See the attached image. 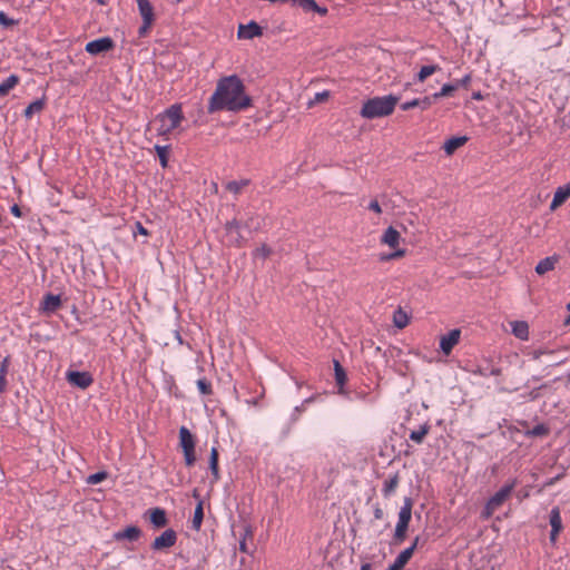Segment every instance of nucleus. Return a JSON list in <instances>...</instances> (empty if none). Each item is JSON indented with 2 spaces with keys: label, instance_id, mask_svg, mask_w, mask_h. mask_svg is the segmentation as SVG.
<instances>
[{
  "label": "nucleus",
  "instance_id": "72a5a7b5",
  "mask_svg": "<svg viewBox=\"0 0 570 570\" xmlns=\"http://www.w3.org/2000/svg\"><path fill=\"white\" fill-rule=\"evenodd\" d=\"M393 323L399 328H404L409 323V317L405 312H403L401 308L394 312L393 315Z\"/></svg>",
  "mask_w": 570,
  "mask_h": 570
},
{
  "label": "nucleus",
  "instance_id": "423d86ee",
  "mask_svg": "<svg viewBox=\"0 0 570 570\" xmlns=\"http://www.w3.org/2000/svg\"><path fill=\"white\" fill-rule=\"evenodd\" d=\"M179 445L184 453L185 464L194 465L196 462L195 438L186 426L179 429Z\"/></svg>",
  "mask_w": 570,
  "mask_h": 570
},
{
  "label": "nucleus",
  "instance_id": "c03bdc74",
  "mask_svg": "<svg viewBox=\"0 0 570 570\" xmlns=\"http://www.w3.org/2000/svg\"><path fill=\"white\" fill-rule=\"evenodd\" d=\"M106 478H107V473L106 472H98V473L89 475L88 483H90V484H98L101 481H104Z\"/></svg>",
  "mask_w": 570,
  "mask_h": 570
},
{
  "label": "nucleus",
  "instance_id": "a18cd8bd",
  "mask_svg": "<svg viewBox=\"0 0 570 570\" xmlns=\"http://www.w3.org/2000/svg\"><path fill=\"white\" fill-rule=\"evenodd\" d=\"M16 23V20L9 18L3 11H0V24L2 27L8 28L14 26Z\"/></svg>",
  "mask_w": 570,
  "mask_h": 570
},
{
  "label": "nucleus",
  "instance_id": "7ed1b4c3",
  "mask_svg": "<svg viewBox=\"0 0 570 570\" xmlns=\"http://www.w3.org/2000/svg\"><path fill=\"white\" fill-rule=\"evenodd\" d=\"M400 98L393 95L367 99L360 111L365 119L386 117L393 114Z\"/></svg>",
  "mask_w": 570,
  "mask_h": 570
},
{
  "label": "nucleus",
  "instance_id": "bf43d9fd",
  "mask_svg": "<svg viewBox=\"0 0 570 570\" xmlns=\"http://www.w3.org/2000/svg\"><path fill=\"white\" fill-rule=\"evenodd\" d=\"M564 325H570V315L566 318Z\"/></svg>",
  "mask_w": 570,
  "mask_h": 570
},
{
  "label": "nucleus",
  "instance_id": "a878e982",
  "mask_svg": "<svg viewBox=\"0 0 570 570\" xmlns=\"http://www.w3.org/2000/svg\"><path fill=\"white\" fill-rule=\"evenodd\" d=\"M292 3L299 6L305 11H315L322 16L327 12V9L321 8L315 0H293Z\"/></svg>",
  "mask_w": 570,
  "mask_h": 570
},
{
  "label": "nucleus",
  "instance_id": "f3484780",
  "mask_svg": "<svg viewBox=\"0 0 570 570\" xmlns=\"http://www.w3.org/2000/svg\"><path fill=\"white\" fill-rule=\"evenodd\" d=\"M141 530L136 525H129L121 531H118L114 534V539L116 541L129 540L136 541L140 538Z\"/></svg>",
  "mask_w": 570,
  "mask_h": 570
},
{
  "label": "nucleus",
  "instance_id": "58836bf2",
  "mask_svg": "<svg viewBox=\"0 0 570 570\" xmlns=\"http://www.w3.org/2000/svg\"><path fill=\"white\" fill-rule=\"evenodd\" d=\"M550 430L546 424H537L533 429L527 431L528 436H547Z\"/></svg>",
  "mask_w": 570,
  "mask_h": 570
},
{
  "label": "nucleus",
  "instance_id": "6ab92c4d",
  "mask_svg": "<svg viewBox=\"0 0 570 570\" xmlns=\"http://www.w3.org/2000/svg\"><path fill=\"white\" fill-rule=\"evenodd\" d=\"M560 257L558 255L548 256L541 259L535 266V273L538 275H544L556 268Z\"/></svg>",
  "mask_w": 570,
  "mask_h": 570
},
{
  "label": "nucleus",
  "instance_id": "c756f323",
  "mask_svg": "<svg viewBox=\"0 0 570 570\" xmlns=\"http://www.w3.org/2000/svg\"><path fill=\"white\" fill-rule=\"evenodd\" d=\"M439 70H441L439 65L423 66L416 75V80L419 82H424L430 76Z\"/></svg>",
  "mask_w": 570,
  "mask_h": 570
},
{
  "label": "nucleus",
  "instance_id": "8fccbe9b",
  "mask_svg": "<svg viewBox=\"0 0 570 570\" xmlns=\"http://www.w3.org/2000/svg\"><path fill=\"white\" fill-rule=\"evenodd\" d=\"M373 514H374V518L375 520H382L384 518V511L383 509L380 507V504H375L374 508H373Z\"/></svg>",
  "mask_w": 570,
  "mask_h": 570
},
{
  "label": "nucleus",
  "instance_id": "864d4df0",
  "mask_svg": "<svg viewBox=\"0 0 570 570\" xmlns=\"http://www.w3.org/2000/svg\"><path fill=\"white\" fill-rule=\"evenodd\" d=\"M10 212L16 217L20 218L22 216L21 209H20V207L17 204L11 206Z\"/></svg>",
  "mask_w": 570,
  "mask_h": 570
},
{
  "label": "nucleus",
  "instance_id": "4468645a",
  "mask_svg": "<svg viewBox=\"0 0 570 570\" xmlns=\"http://www.w3.org/2000/svg\"><path fill=\"white\" fill-rule=\"evenodd\" d=\"M262 35V28L254 21L247 24H239L237 37L239 39H253Z\"/></svg>",
  "mask_w": 570,
  "mask_h": 570
},
{
  "label": "nucleus",
  "instance_id": "09e8293b",
  "mask_svg": "<svg viewBox=\"0 0 570 570\" xmlns=\"http://www.w3.org/2000/svg\"><path fill=\"white\" fill-rule=\"evenodd\" d=\"M471 82V76L470 75H466L464 76L462 79L460 80H456L454 85H458V88L459 87H464V88H468L469 85Z\"/></svg>",
  "mask_w": 570,
  "mask_h": 570
},
{
  "label": "nucleus",
  "instance_id": "37998d69",
  "mask_svg": "<svg viewBox=\"0 0 570 570\" xmlns=\"http://www.w3.org/2000/svg\"><path fill=\"white\" fill-rule=\"evenodd\" d=\"M247 538L252 539L253 538V531L249 527H246L245 528V531H244V535L242 538V540L239 541V550L242 552H247V544H246V540Z\"/></svg>",
  "mask_w": 570,
  "mask_h": 570
},
{
  "label": "nucleus",
  "instance_id": "13d9d810",
  "mask_svg": "<svg viewBox=\"0 0 570 570\" xmlns=\"http://www.w3.org/2000/svg\"><path fill=\"white\" fill-rule=\"evenodd\" d=\"M473 98L476 99V100H481L482 99V96L480 92H476L473 95Z\"/></svg>",
  "mask_w": 570,
  "mask_h": 570
},
{
  "label": "nucleus",
  "instance_id": "dca6fc26",
  "mask_svg": "<svg viewBox=\"0 0 570 570\" xmlns=\"http://www.w3.org/2000/svg\"><path fill=\"white\" fill-rule=\"evenodd\" d=\"M570 197V181L557 188L552 202L550 204V209L556 210L558 207H560L568 198Z\"/></svg>",
  "mask_w": 570,
  "mask_h": 570
},
{
  "label": "nucleus",
  "instance_id": "473e14b6",
  "mask_svg": "<svg viewBox=\"0 0 570 570\" xmlns=\"http://www.w3.org/2000/svg\"><path fill=\"white\" fill-rule=\"evenodd\" d=\"M395 250L389 254H380L379 261L380 262H390L394 259L402 258L406 255V250L404 248H394Z\"/></svg>",
  "mask_w": 570,
  "mask_h": 570
},
{
  "label": "nucleus",
  "instance_id": "c85d7f7f",
  "mask_svg": "<svg viewBox=\"0 0 570 570\" xmlns=\"http://www.w3.org/2000/svg\"><path fill=\"white\" fill-rule=\"evenodd\" d=\"M430 432V425L428 423H424L423 425L420 426L419 430H415V431H412L410 433V440L415 442L416 444H421L423 443L425 436L429 434Z\"/></svg>",
  "mask_w": 570,
  "mask_h": 570
},
{
  "label": "nucleus",
  "instance_id": "39448f33",
  "mask_svg": "<svg viewBox=\"0 0 570 570\" xmlns=\"http://www.w3.org/2000/svg\"><path fill=\"white\" fill-rule=\"evenodd\" d=\"M412 508H413V501L411 498L406 497L403 500V505L401 507L399 511V519L395 525L394 531V542L396 544H401L406 539L407 530L410 522L412 520Z\"/></svg>",
  "mask_w": 570,
  "mask_h": 570
},
{
  "label": "nucleus",
  "instance_id": "393cba45",
  "mask_svg": "<svg viewBox=\"0 0 570 570\" xmlns=\"http://www.w3.org/2000/svg\"><path fill=\"white\" fill-rule=\"evenodd\" d=\"M219 453L216 446L210 449L209 456V469L213 475V482H217L220 479L219 466H218Z\"/></svg>",
  "mask_w": 570,
  "mask_h": 570
},
{
  "label": "nucleus",
  "instance_id": "f704fd0d",
  "mask_svg": "<svg viewBox=\"0 0 570 570\" xmlns=\"http://www.w3.org/2000/svg\"><path fill=\"white\" fill-rule=\"evenodd\" d=\"M45 104L41 100H36L31 102L24 109V117L30 119L35 114L40 112L43 109Z\"/></svg>",
  "mask_w": 570,
  "mask_h": 570
},
{
  "label": "nucleus",
  "instance_id": "e433bc0d",
  "mask_svg": "<svg viewBox=\"0 0 570 570\" xmlns=\"http://www.w3.org/2000/svg\"><path fill=\"white\" fill-rule=\"evenodd\" d=\"M9 360L4 358L0 366V393L7 389V374H8Z\"/></svg>",
  "mask_w": 570,
  "mask_h": 570
},
{
  "label": "nucleus",
  "instance_id": "f03ea898",
  "mask_svg": "<svg viewBox=\"0 0 570 570\" xmlns=\"http://www.w3.org/2000/svg\"><path fill=\"white\" fill-rule=\"evenodd\" d=\"M185 117L181 105L174 104L164 112L156 116L153 121V126L155 127L158 136L168 140L180 127Z\"/></svg>",
  "mask_w": 570,
  "mask_h": 570
},
{
  "label": "nucleus",
  "instance_id": "1a4fd4ad",
  "mask_svg": "<svg viewBox=\"0 0 570 570\" xmlns=\"http://www.w3.org/2000/svg\"><path fill=\"white\" fill-rule=\"evenodd\" d=\"M461 340V330L454 328L451 330L448 334L442 335L440 337V350L446 356H449L455 345L459 344Z\"/></svg>",
  "mask_w": 570,
  "mask_h": 570
},
{
  "label": "nucleus",
  "instance_id": "bb28decb",
  "mask_svg": "<svg viewBox=\"0 0 570 570\" xmlns=\"http://www.w3.org/2000/svg\"><path fill=\"white\" fill-rule=\"evenodd\" d=\"M20 81L17 75L9 76L0 83V97L7 96Z\"/></svg>",
  "mask_w": 570,
  "mask_h": 570
},
{
  "label": "nucleus",
  "instance_id": "ea45409f",
  "mask_svg": "<svg viewBox=\"0 0 570 570\" xmlns=\"http://www.w3.org/2000/svg\"><path fill=\"white\" fill-rule=\"evenodd\" d=\"M197 387H198V391L203 394V395H210L213 393V387H212V383L203 377V379H199L197 380Z\"/></svg>",
  "mask_w": 570,
  "mask_h": 570
},
{
  "label": "nucleus",
  "instance_id": "2f4dec72",
  "mask_svg": "<svg viewBox=\"0 0 570 570\" xmlns=\"http://www.w3.org/2000/svg\"><path fill=\"white\" fill-rule=\"evenodd\" d=\"M170 147L169 146H155V151L159 158V163L163 168H166L168 165V155H169Z\"/></svg>",
  "mask_w": 570,
  "mask_h": 570
},
{
  "label": "nucleus",
  "instance_id": "603ef678",
  "mask_svg": "<svg viewBox=\"0 0 570 570\" xmlns=\"http://www.w3.org/2000/svg\"><path fill=\"white\" fill-rule=\"evenodd\" d=\"M151 24L153 23H147L146 21H144L142 26L139 28V35L145 36L149 31Z\"/></svg>",
  "mask_w": 570,
  "mask_h": 570
},
{
  "label": "nucleus",
  "instance_id": "49530a36",
  "mask_svg": "<svg viewBox=\"0 0 570 570\" xmlns=\"http://www.w3.org/2000/svg\"><path fill=\"white\" fill-rule=\"evenodd\" d=\"M330 97V92L327 90L316 92L313 102H323L326 101Z\"/></svg>",
  "mask_w": 570,
  "mask_h": 570
},
{
  "label": "nucleus",
  "instance_id": "c9c22d12",
  "mask_svg": "<svg viewBox=\"0 0 570 570\" xmlns=\"http://www.w3.org/2000/svg\"><path fill=\"white\" fill-rule=\"evenodd\" d=\"M204 519V510H203V503L199 502L195 509L194 518H193V528L195 530H199L203 523Z\"/></svg>",
  "mask_w": 570,
  "mask_h": 570
},
{
  "label": "nucleus",
  "instance_id": "79ce46f5",
  "mask_svg": "<svg viewBox=\"0 0 570 570\" xmlns=\"http://www.w3.org/2000/svg\"><path fill=\"white\" fill-rule=\"evenodd\" d=\"M413 557V553H412V550L411 549H404L397 557L394 561H396L399 564H401L402 567H405L407 564V562L411 560V558Z\"/></svg>",
  "mask_w": 570,
  "mask_h": 570
},
{
  "label": "nucleus",
  "instance_id": "5fc2aeb1",
  "mask_svg": "<svg viewBox=\"0 0 570 570\" xmlns=\"http://www.w3.org/2000/svg\"><path fill=\"white\" fill-rule=\"evenodd\" d=\"M136 233H139L140 235H148V230L141 225V223H136Z\"/></svg>",
  "mask_w": 570,
  "mask_h": 570
},
{
  "label": "nucleus",
  "instance_id": "6e6d98bb",
  "mask_svg": "<svg viewBox=\"0 0 570 570\" xmlns=\"http://www.w3.org/2000/svg\"><path fill=\"white\" fill-rule=\"evenodd\" d=\"M404 567L399 564L396 561H394L392 564L389 566L386 570H403Z\"/></svg>",
  "mask_w": 570,
  "mask_h": 570
},
{
  "label": "nucleus",
  "instance_id": "6e6552de",
  "mask_svg": "<svg viewBox=\"0 0 570 570\" xmlns=\"http://www.w3.org/2000/svg\"><path fill=\"white\" fill-rule=\"evenodd\" d=\"M176 531L173 529H167L160 535L155 538L154 542L151 543V549L156 551L169 549L176 544Z\"/></svg>",
  "mask_w": 570,
  "mask_h": 570
},
{
  "label": "nucleus",
  "instance_id": "a19ab883",
  "mask_svg": "<svg viewBox=\"0 0 570 570\" xmlns=\"http://www.w3.org/2000/svg\"><path fill=\"white\" fill-rule=\"evenodd\" d=\"M272 254V249L269 246H267L266 244H262L261 246H258L254 252H253V256L255 258H262V259H265L267 258L269 255Z\"/></svg>",
  "mask_w": 570,
  "mask_h": 570
},
{
  "label": "nucleus",
  "instance_id": "2eb2a0df",
  "mask_svg": "<svg viewBox=\"0 0 570 570\" xmlns=\"http://www.w3.org/2000/svg\"><path fill=\"white\" fill-rule=\"evenodd\" d=\"M401 242V234L394 227H387L381 236V244L390 248H397Z\"/></svg>",
  "mask_w": 570,
  "mask_h": 570
},
{
  "label": "nucleus",
  "instance_id": "aec40b11",
  "mask_svg": "<svg viewBox=\"0 0 570 570\" xmlns=\"http://www.w3.org/2000/svg\"><path fill=\"white\" fill-rule=\"evenodd\" d=\"M149 520L155 528H164L168 524L166 511L161 508H153L148 510Z\"/></svg>",
  "mask_w": 570,
  "mask_h": 570
},
{
  "label": "nucleus",
  "instance_id": "4d7b16f0",
  "mask_svg": "<svg viewBox=\"0 0 570 570\" xmlns=\"http://www.w3.org/2000/svg\"><path fill=\"white\" fill-rule=\"evenodd\" d=\"M361 570H372L371 563H364L361 566Z\"/></svg>",
  "mask_w": 570,
  "mask_h": 570
},
{
  "label": "nucleus",
  "instance_id": "cd10ccee",
  "mask_svg": "<svg viewBox=\"0 0 570 570\" xmlns=\"http://www.w3.org/2000/svg\"><path fill=\"white\" fill-rule=\"evenodd\" d=\"M249 185V180L248 179H242V180H232V181H228L225 186V188L234 194L235 196L239 195L244 188H246L247 186Z\"/></svg>",
  "mask_w": 570,
  "mask_h": 570
},
{
  "label": "nucleus",
  "instance_id": "052dcab7",
  "mask_svg": "<svg viewBox=\"0 0 570 570\" xmlns=\"http://www.w3.org/2000/svg\"><path fill=\"white\" fill-rule=\"evenodd\" d=\"M567 309L570 312V302L567 304Z\"/></svg>",
  "mask_w": 570,
  "mask_h": 570
},
{
  "label": "nucleus",
  "instance_id": "4be33fe9",
  "mask_svg": "<svg viewBox=\"0 0 570 570\" xmlns=\"http://www.w3.org/2000/svg\"><path fill=\"white\" fill-rule=\"evenodd\" d=\"M399 484H400L399 473L390 475L387 479H385L383 482V488H382V494L384 495V498L389 499L390 497H392L395 493Z\"/></svg>",
  "mask_w": 570,
  "mask_h": 570
},
{
  "label": "nucleus",
  "instance_id": "9d476101",
  "mask_svg": "<svg viewBox=\"0 0 570 570\" xmlns=\"http://www.w3.org/2000/svg\"><path fill=\"white\" fill-rule=\"evenodd\" d=\"M67 381L79 389H87L94 383L92 375L89 372L68 371Z\"/></svg>",
  "mask_w": 570,
  "mask_h": 570
},
{
  "label": "nucleus",
  "instance_id": "4c0bfd02",
  "mask_svg": "<svg viewBox=\"0 0 570 570\" xmlns=\"http://www.w3.org/2000/svg\"><path fill=\"white\" fill-rule=\"evenodd\" d=\"M335 380L340 386H343L346 382V373L338 361H334Z\"/></svg>",
  "mask_w": 570,
  "mask_h": 570
},
{
  "label": "nucleus",
  "instance_id": "3c124183",
  "mask_svg": "<svg viewBox=\"0 0 570 570\" xmlns=\"http://www.w3.org/2000/svg\"><path fill=\"white\" fill-rule=\"evenodd\" d=\"M421 538L417 535L413 539L412 544L407 548L412 550V553L414 554V551L420 547Z\"/></svg>",
  "mask_w": 570,
  "mask_h": 570
},
{
  "label": "nucleus",
  "instance_id": "412c9836",
  "mask_svg": "<svg viewBox=\"0 0 570 570\" xmlns=\"http://www.w3.org/2000/svg\"><path fill=\"white\" fill-rule=\"evenodd\" d=\"M433 98L431 96H426L424 98H415L411 101L403 102L401 105V109L406 111L412 108L419 107L422 110L429 109L433 105Z\"/></svg>",
  "mask_w": 570,
  "mask_h": 570
},
{
  "label": "nucleus",
  "instance_id": "f8f14e48",
  "mask_svg": "<svg viewBox=\"0 0 570 570\" xmlns=\"http://www.w3.org/2000/svg\"><path fill=\"white\" fill-rule=\"evenodd\" d=\"M62 305L61 297L59 295L47 294L43 296L40 309L45 314H52L58 311Z\"/></svg>",
  "mask_w": 570,
  "mask_h": 570
},
{
  "label": "nucleus",
  "instance_id": "20e7f679",
  "mask_svg": "<svg viewBox=\"0 0 570 570\" xmlns=\"http://www.w3.org/2000/svg\"><path fill=\"white\" fill-rule=\"evenodd\" d=\"M517 487V480H512L504 484L498 492H495L487 502L481 512V518L484 520L490 519L493 513L499 510L502 504L511 497L512 491Z\"/></svg>",
  "mask_w": 570,
  "mask_h": 570
},
{
  "label": "nucleus",
  "instance_id": "f257e3e1",
  "mask_svg": "<svg viewBox=\"0 0 570 570\" xmlns=\"http://www.w3.org/2000/svg\"><path fill=\"white\" fill-rule=\"evenodd\" d=\"M252 106V98L247 95L242 79L236 76L222 77L216 85V89L210 96L207 105V111L214 114L217 111L238 112Z\"/></svg>",
  "mask_w": 570,
  "mask_h": 570
},
{
  "label": "nucleus",
  "instance_id": "a211bd4d",
  "mask_svg": "<svg viewBox=\"0 0 570 570\" xmlns=\"http://www.w3.org/2000/svg\"><path fill=\"white\" fill-rule=\"evenodd\" d=\"M469 138L466 136L452 137L443 144V150L448 156H452L459 148L463 147Z\"/></svg>",
  "mask_w": 570,
  "mask_h": 570
},
{
  "label": "nucleus",
  "instance_id": "0eeeda50",
  "mask_svg": "<svg viewBox=\"0 0 570 570\" xmlns=\"http://www.w3.org/2000/svg\"><path fill=\"white\" fill-rule=\"evenodd\" d=\"M225 238L229 246L243 247L246 243L240 234V225L237 219L229 220L225 224Z\"/></svg>",
  "mask_w": 570,
  "mask_h": 570
},
{
  "label": "nucleus",
  "instance_id": "ddd939ff",
  "mask_svg": "<svg viewBox=\"0 0 570 570\" xmlns=\"http://www.w3.org/2000/svg\"><path fill=\"white\" fill-rule=\"evenodd\" d=\"M550 525H551V532H550V541L556 542L557 537L562 530V519H561V512L558 507H554L550 512Z\"/></svg>",
  "mask_w": 570,
  "mask_h": 570
},
{
  "label": "nucleus",
  "instance_id": "7c9ffc66",
  "mask_svg": "<svg viewBox=\"0 0 570 570\" xmlns=\"http://www.w3.org/2000/svg\"><path fill=\"white\" fill-rule=\"evenodd\" d=\"M455 90H458V85L454 83H445L442 86L440 91L431 95L433 98V102L436 101L440 98L451 96Z\"/></svg>",
  "mask_w": 570,
  "mask_h": 570
},
{
  "label": "nucleus",
  "instance_id": "de8ad7c7",
  "mask_svg": "<svg viewBox=\"0 0 570 570\" xmlns=\"http://www.w3.org/2000/svg\"><path fill=\"white\" fill-rule=\"evenodd\" d=\"M368 209L374 212L375 214L377 215H381L382 214V207L381 205L379 204V202L376 199H373L370 204H368Z\"/></svg>",
  "mask_w": 570,
  "mask_h": 570
},
{
  "label": "nucleus",
  "instance_id": "b1692460",
  "mask_svg": "<svg viewBox=\"0 0 570 570\" xmlns=\"http://www.w3.org/2000/svg\"><path fill=\"white\" fill-rule=\"evenodd\" d=\"M512 333L515 337L527 341L529 338V326L524 321H514L511 323Z\"/></svg>",
  "mask_w": 570,
  "mask_h": 570
},
{
  "label": "nucleus",
  "instance_id": "5701e85b",
  "mask_svg": "<svg viewBox=\"0 0 570 570\" xmlns=\"http://www.w3.org/2000/svg\"><path fill=\"white\" fill-rule=\"evenodd\" d=\"M139 13L142 17V20L147 23H153L154 21V8L149 0H136Z\"/></svg>",
  "mask_w": 570,
  "mask_h": 570
},
{
  "label": "nucleus",
  "instance_id": "9b49d317",
  "mask_svg": "<svg viewBox=\"0 0 570 570\" xmlns=\"http://www.w3.org/2000/svg\"><path fill=\"white\" fill-rule=\"evenodd\" d=\"M115 43L111 38L102 37L86 45V51L92 56L107 52L114 48Z\"/></svg>",
  "mask_w": 570,
  "mask_h": 570
}]
</instances>
